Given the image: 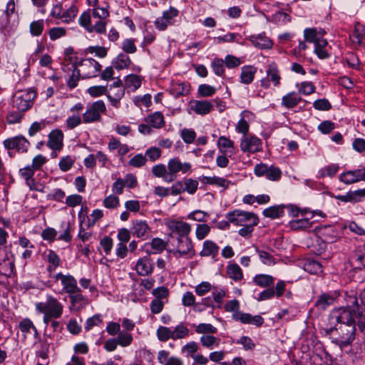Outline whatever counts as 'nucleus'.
Wrapping results in <instances>:
<instances>
[{
	"mask_svg": "<svg viewBox=\"0 0 365 365\" xmlns=\"http://www.w3.org/2000/svg\"><path fill=\"white\" fill-rule=\"evenodd\" d=\"M314 231L321 239L324 240L327 244L336 242L339 237V231L334 225H325L317 226Z\"/></svg>",
	"mask_w": 365,
	"mask_h": 365,
	"instance_id": "f8f14e48",
	"label": "nucleus"
},
{
	"mask_svg": "<svg viewBox=\"0 0 365 365\" xmlns=\"http://www.w3.org/2000/svg\"><path fill=\"white\" fill-rule=\"evenodd\" d=\"M152 173L155 177L162 178L165 182H170L174 178H170L169 173L164 164H158L152 168Z\"/></svg>",
	"mask_w": 365,
	"mask_h": 365,
	"instance_id": "79ce46f5",
	"label": "nucleus"
},
{
	"mask_svg": "<svg viewBox=\"0 0 365 365\" xmlns=\"http://www.w3.org/2000/svg\"><path fill=\"white\" fill-rule=\"evenodd\" d=\"M219 246L212 240H205L203 242L202 250L200 252L201 257H215L218 255Z\"/></svg>",
	"mask_w": 365,
	"mask_h": 365,
	"instance_id": "f704fd0d",
	"label": "nucleus"
},
{
	"mask_svg": "<svg viewBox=\"0 0 365 365\" xmlns=\"http://www.w3.org/2000/svg\"><path fill=\"white\" fill-rule=\"evenodd\" d=\"M255 251L258 254L261 262L266 265L274 264V258L269 252L259 250L257 247H255Z\"/></svg>",
	"mask_w": 365,
	"mask_h": 365,
	"instance_id": "338daca9",
	"label": "nucleus"
},
{
	"mask_svg": "<svg viewBox=\"0 0 365 365\" xmlns=\"http://www.w3.org/2000/svg\"><path fill=\"white\" fill-rule=\"evenodd\" d=\"M48 140L46 145L54 151H60L63 147V133L60 129H55L51 131L48 135Z\"/></svg>",
	"mask_w": 365,
	"mask_h": 365,
	"instance_id": "f3484780",
	"label": "nucleus"
},
{
	"mask_svg": "<svg viewBox=\"0 0 365 365\" xmlns=\"http://www.w3.org/2000/svg\"><path fill=\"white\" fill-rule=\"evenodd\" d=\"M83 208L79 211L78 217L80 221L79 224V232L78 234V237L81 239L83 242L88 240L92 237V233L89 232H86V227L83 226V223L86 220H87L86 227H88L91 226L90 219L86 215H83Z\"/></svg>",
	"mask_w": 365,
	"mask_h": 365,
	"instance_id": "5701e85b",
	"label": "nucleus"
},
{
	"mask_svg": "<svg viewBox=\"0 0 365 365\" xmlns=\"http://www.w3.org/2000/svg\"><path fill=\"white\" fill-rule=\"evenodd\" d=\"M37 96L34 88L31 87L26 91H21L14 98L13 108L25 113L31 109L34 105V101Z\"/></svg>",
	"mask_w": 365,
	"mask_h": 365,
	"instance_id": "39448f33",
	"label": "nucleus"
},
{
	"mask_svg": "<svg viewBox=\"0 0 365 365\" xmlns=\"http://www.w3.org/2000/svg\"><path fill=\"white\" fill-rule=\"evenodd\" d=\"M108 48L101 46H88L85 50V53H95L98 58H105L108 54Z\"/></svg>",
	"mask_w": 365,
	"mask_h": 365,
	"instance_id": "052dcab7",
	"label": "nucleus"
},
{
	"mask_svg": "<svg viewBox=\"0 0 365 365\" xmlns=\"http://www.w3.org/2000/svg\"><path fill=\"white\" fill-rule=\"evenodd\" d=\"M168 170L170 178H177V173L182 172L185 174L192 171V165L190 163H182L179 158H171L168 163Z\"/></svg>",
	"mask_w": 365,
	"mask_h": 365,
	"instance_id": "ddd939ff",
	"label": "nucleus"
},
{
	"mask_svg": "<svg viewBox=\"0 0 365 365\" xmlns=\"http://www.w3.org/2000/svg\"><path fill=\"white\" fill-rule=\"evenodd\" d=\"M241 39L242 36L237 33H227V34L217 37V41L219 43L230 42L240 43Z\"/></svg>",
	"mask_w": 365,
	"mask_h": 365,
	"instance_id": "13d9d810",
	"label": "nucleus"
},
{
	"mask_svg": "<svg viewBox=\"0 0 365 365\" xmlns=\"http://www.w3.org/2000/svg\"><path fill=\"white\" fill-rule=\"evenodd\" d=\"M327 243L321 239L318 235L312 241L311 245L308 247L312 253L316 255H321L324 253L327 250Z\"/></svg>",
	"mask_w": 365,
	"mask_h": 365,
	"instance_id": "4c0bfd02",
	"label": "nucleus"
},
{
	"mask_svg": "<svg viewBox=\"0 0 365 365\" xmlns=\"http://www.w3.org/2000/svg\"><path fill=\"white\" fill-rule=\"evenodd\" d=\"M34 326L33 322L28 317L24 318L19 322L18 327L22 333L24 339L27 338V334L31 332Z\"/></svg>",
	"mask_w": 365,
	"mask_h": 365,
	"instance_id": "8fccbe9b",
	"label": "nucleus"
},
{
	"mask_svg": "<svg viewBox=\"0 0 365 365\" xmlns=\"http://www.w3.org/2000/svg\"><path fill=\"white\" fill-rule=\"evenodd\" d=\"M328 46V41L325 38H321L314 43V53L317 56L322 60L329 58L331 53L327 48Z\"/></svg>",
	"mask_w": 365,
	"mask_h": 365,
	"instance_id": "c85d7f7f",
	"label": "nucleus"
},
{
	"mask_svg": "<svg viewBox=\"0 0 365 365\" xmlns=\"http://www.w3.org/2000/svg\"><path fill=\"white\" fill-rule=\"evenodd\" d=\"M142 79L136 74H129L125 78V87L130 88L133 91H136L141 86Z\"/></svg>",
	"mask_w": 365,
	"mask_h": 365,
	"instance_id": "a18cd8bd",
	"label": "nucleus"
},
{
	"mask_svg": "<svg viewBox=\"0 0 365 365\" xmlns=\"http://www.w3.org/2000/svg\"><path fill=\"white\" fill-rule=\"evenodd\" d=\"M44 29V21L43 19L34 21L30 24V33L33 36H39Z\"/></svg>",
	"mask_w": 365,
	"mask_h": 365,
	"instance_id": "e2e57ef3",
	"label": "nucleus"
},
{
	"mask_svg": "<svg viewBox=\"0 0 365 365\" xmlns=\"http://www.w3.org/2000/svg\"><path fill=\"white\" fill-rule=\"evenodd\" d=\"M262 140L255 135L243 136L240 142V149L243 153H255L261 151Z\"/></svg>",
	"mask_w": 365,
	"mask_h": 365,
	"instance_id": "4468645a",
	"label": "nucleus"
},
{
	"mask_svg": "<svg viewBox=\"0 0 365 365\" xmlns=\"http://www.w3.org/2000/svg\"><path fill=\"white\" fill-rule=\"evenodd\" d=\"M172 332L173 333V340H176L187 336L189 334V329L182 322H181L178 324L173 330H172Z\"/></svg>",
	"mask_w": 365,
	"mask_h": 365,
	"instance_id": "6e6d98bb",
	"label": "nucleus"
},
{
	"mask_svg": "<svg viewBox=\"0 0 365 365\" xmlns=\"http://www.w3.org/2000/svg\"><path fill=\"white\" fill-rule=\"evenodd\" d=\"M39 343L40 349L35 351V356L43 360L47 359L48 358L51 344L46 338L39 339Z\"/></svg>",
	"mask_w": 365,
	"mask_h": 365,
	"instance_id": "de8ad7c7",
	"label": "nucleus"
},
{
	"mask_svg": "<svg viewBox=\"0 0 365 365\" xmlns=\"http://www.w3.org/2000/svg\"><path fill=\"white\" fill-rule=\"evenodd\" d=\"M169 227L173 232L178 234L177 238L189 237L188 235L191 232L190 225L183 221H172Z\"/></svg>",
	"mask_w": 365,
	"mask_h": 365,
	"instance_id": "aec40b11",
	"label": "nucleus"
},
{
	"mask_svg": "<svg viewBox=\"0 0 365 365\" xmlns=\"http://www.w3.org/2000/svg\"><path fill=\"white\" fill-rule=\"evenodd\" d=\"M284 209L285 205L284 204L273 205L264 209L262 214L265 217L277 219L284 215Z\"/></svg>",
	"mask_w": 365,
	"mask_h": 365,
	"instance_id": "473e14b6",
	"label": "nucleus"
},
{
	"mask_svg": "<svg viewBox=\"0 0 365 365\" xmlns=\"http://www.w3.org/2000/svg\"><path fill=\"white\" fill-rule=\"evenodd\" d=\"M339 292L334 291L328 293H322L320 294L315 302V306L323 310L326 309L328 307L333 304L337 297H339Z\"/></svg>",
	"mask_w": 365,
	"mask_h": 365,
	"instance_id": "412c9836",
	"label": "nucleus"
},
{
	"mask_svg": "<svg viewBox=\"0 0 365 365\" xmlns=\"http://www.w3.org/2000/svg\"><path fill=\"white\" fill-rule=\"evenodd\" d=\"M154 264L153 260L147 257L140 258L136 263L135 269L141 276H148L153 272Z\"/></svg>",
	"mask_w": 365,
	"mask_h": 365,
	"instance_id": "4be33fe9",
	"label": "nucleus"
},
{
	"mask_svg": "<svg viewBox=\"0 0 365 365\" xmlns=\"http://www.w3.org/2000/svg\"><path fill=\"white\" fill-rule=\"evenodd\" d=\"M182 181L185 192L190 195L195 194L198 188V181L192 178H184Z\"/></svg>",
	"mask_w": 365,
	"mask_h": 365,
	"instance_id": "774afa93",
	"label": "nucleus"
},
{
	"mask_svg": "<svg viewBox=\"0 0 365 365\" xmlns=\"http://www.w3.org/2000/svg\"><path fill=\"white\" fill-rule=\"evenodd\" d=\"M15 272L14 255L6 247H0V276L11 278Z\"/></svg>",
	"mask_w": 365,
	"mask_h": 365,
	"instance_id": "423d86ee",
	"label": "nucleus"
},
{
	"mask_svg": "<svg viewBox=\"0 0 365 365\" xmlns=\"http://www.w3.org/2000/svg\"><path fill=\"white\" fill-rule=\"evenodd\" d=\"M36 309L38 312L54 319L60 318L63 312V304L52 295L47 296L46 302L36 303Z\"/></svg>",
	"mask_w": 365,
	"mask_h": 365,
	"instance_id": "20e7f679",
	"label": "nucleus"
},
{
	"mask_svg": "<svg viewBox=\"0 0 365 365\" xmlns=\"http://www.w3.org/2000/svg\"><path fill=\"white\" fill-rule=\"evenodd\" d=\"M193 105L191 106V109L199 115H207L213 109V104L209 101H193Z\"/></svg>",
	"mask_w": 365,
	"mask_h": 365,
	"instance_id": "bb28decb",
	"label": "nucleus"
},
{
	"mask_svg": "<svg viewBox=\"0 0 365 365\" xmlns=\"http://www.w3.org/2000/svg\"><path fill=\"white\" fill-rule=\"evenodd\" d=\"M257 68L252 65H245L241 68L240 83L246 85L252 83L257 73Z\"/></svg>",
	"mask_w": 365,
	"mask_h": 365,
	"instance_id": "b1692460",
	"label": "nucleus"
},
{
	"mask_svg": "<svg viewBox=\"0 0 365 365\" xmlns=\"http://www.w3.org/2000/svg\"><path fill=\"white\" fill-rule=\"evenodd\" d=\"M195 332L202 335L214 334L217 332V329L211 324L200 323L195 327Z\"/></svg>",
	"mask_w": 365,
	"mask_h": 365,
	"instance_id": "5fc2aeb1",
	"label": "nucleus"
},
{
	"mask_svg": "<svg viewBox=\"0 0 365 365\" xmlns=\"http://www.w3.org/2000/svg\"><path fill=\"white\" fill-rule=\"evenodd\" d=\"M53 279L51 284L48 288L56 294L68 295L81 292V288L78 287L76 278L68 273L66 274L61 272L56 273Z\"/></svg>",
	"mask_w": 365,
	"mask_h": 365,
	"instance_id": "f03ea898",
	"label": "nucleus"
},
{
	"mask_svg": "<svg viewBox=\"0 0 365 365\" xmlns=\"http://www.w3.org/2000/svg\"><path fill=\"white\" fill-rule=\"evenodd\" d=\"M71 305L76 310H81L88 304V299L81 292H74L68 295Z\"/></svg>",
	"mask_w": 365,
	"mask_h": 365,
	"instance_id": "c9c22d12",
	"label": "nucleus"
},
{
	"mask_svg": "<svg viewBox=\"0 0 365 365\" xmlns=\"http://www.w3.org/2000/svg\"><path fill=\"white\" fill-rule=\"evenodd\" d=\"M76 158L71 155L62 157L58 163V166L62 172H67L73 166Z\"/></svg>",
	"mask_w": 365,
	"mask_h": 365,
	"instance_id": "680f3d73",
	"label": "nucleus"
},
{
	"mask_svg": "<svg viewBox=\"0 0 365 365\" xmlns=\"http://www.w3.org/2000/svg\"><path fill=\"white\" fill-rule=\"evenodd\" d=\"M78 12V9L75 4H72L68 9L63 12L61 20L62 22L69 24L73 21Z\"/></svg>",
	"mask_w": 365,
	"mask_h": 365,
	"instance_id": "09e8293b",
	"label": "nucleus"
},
{
	"mask_svg": "<svg viewBox=\"0 0 365 365\" xmlns=\"http://www.w3.org/2000/svg\"><path fill=\"white\" fill-rule=\"evenodd\" d=\"M217 146L220 152L225 154L228 152L227 149L234 150V142L225 136H220L217 140Z\"/></svg>",
	"mask_w": 365,
	"mask_h": 365,
	"instance_id": "4d7b16f0",
	"label": "nucleus"
},
{
	"mask_svg": "<svg viewBox=\"0 0 365 365\" xmlns=\"http://www.w3.org/2000/svg\"><path fill=\"white\" fill-rule=\"evenodd\" d=\"M6 150H14L18 153H26L31 145L30 142L22 135L5 139L3 142Z\"/></svg>",
	"mask_w": 365,
	"mask_h": 365,
	"instance_id": "9d476101",
	"label": "nucleus"
},
{
	"mask_svg": "<svg viewBox=\"0 0 365 365\" xmlns=\"http://www.w3.org/2000/svg\"><path fill=\"white\" fill-rule=\"evenodd\" d=\"M135 38H125L122 42L121 48L123 50V53L125 54H133L137 51V47L135 46Z\"/></svg>",
	"mask_w": 365,
	"mask_h": 365,
	"instance_id": "864d4df0",
	"label": "nucleus"
},
{
	"mask_svg": "<svg viewBox=\"0 0 365 365\" xmlns=\"http://www.w3.org/2000/svg\"><path fill=\"white\" fill-rule=\"evenodd\" d=\"M225 217L232 224L237 226L248 225L253 222L255 218H258L254 212H246L239 209L227 212Z\"/></svg>",
	"mask_w": 365,
	"mask_h": 365,
	"instance_id": "1a4fd4ad",
	"label": "nucleus"
},
{
	"mask_svg": "<svg viewBox=\"0 0 365 365\" xmlns=\"http://www.w3.org/2000/svg\"><path fill=\"white\" fill-rule=\"evenodd\" d=\"M302 100V98L297 93L292 91L282 97L281 105L287 109H292L295 108Z\"/></svg>",
	"mask_w": 365,
	"mask_h": 365,
	"instance_id": "7c9ffc66",
	"label": "nucleus"
},
{
	"mask_svg": "<svg viewBox=\"0 0 365 365\" xmlns=\"http://www.w3.org/2000/svg\"><path fill=\"white\" fill-rule=\"evenodd\" d=\"M120 346L125 347L131 344L133 341V336L130 333L125 331H121L116 337Z\"/></svg>",
	"mask_w": 365,
	"mask_h": 365,
	"instance_id": "0e129e2a",
	"label": "nucleus"
},
{
	"mask_svg": "<svg viewBox=\"0 0 365 365\" xmlns=\"http://www.w3.org/2000/svg\"><path fill=\"white\" fill-rule=\"evenodd\" d=\"M275 278L269 274H258L253 279V283L262 288L274 287Z\"/></svg>",
	"mask_w": 365,
	"mask_h": 365,
	"instance_id": "c756f323",
	"label": "nucleus"
},
{
	"mask_svg": "<svg viewBox=\"0 0 365 365\" xmlns=\"http://www.w3.org/2000/svg\"><path fill=\"white\" fill-rule=\"evenodd\" d=\"M185 83L175 84L172 88L171 93L178 98L180 96H186L189 93V89Z\"/></svg>",
	"mask_w": 365,
	"mask_h": 365,
	"instance_id": "69168bd1",
	"label": "nucleus"
},
{
	"mask_svg": "<svg viewBox=\"0 0 365 365\" xmlns=\"http://www.w3.org/2000/svg\"><path fill=\"white\" fill-rule=\"evenodd\" d=\"M131 63L130 58L124 53H120L111 61L113 67L118 71L128 68Z\"/></svg>",
	"mask_w": 365,
	"mask_h": 365,
	"instance_id": "72a5a7b5",
	"label": "nucleus"
},
{
	"mask_svg": "<svg viewBox=\"0 0 365 365\" xmlns=\"http://www.w3.org/2000/svg\"><path fill=\"white\" fill-rule=\"evenodd\" d=\"M335 198L343 202H359L365 198V188L354 191L349 190L346 195H338L335 196Z\"/></svg>",
	"mask_w": 365,
	"mask_h": 365,
	"instance_id": "a211bd4d",
	"label": "nucleus"
},
{
	"mask_svg": "<svg viewBox=\"0 0 365 365\" xmlns=\"http://www.w3.org/2000/svg\"><path fill=\"white\" fill-rule=\"evenodd\" d=\"M314 221H311L310 218L306 217L302 219L293 220L289 221V227L292 230H307L311 228Z\"/></svg>",
	"mask_w": 365,
	"mask_h": 365,
	"instance_id": "2f4dec72",
	"label": "nucleus"
},
{
	"mask_svg": "<svg viewBox=\"0 0 365 365\" xmlns=\"http://www.w3.org/2000/svg\"><path fill=\"white\" fill-rule=\"evenodd\" d=\"M78 66H81L78 64V59L76 58L75 62L73 63L72 73L67 80V86L70 90L75 88L78 86L80 78V70L78 69Z\"/></svg>",
	"mask_w": 365,
	"mask_h": 365,
	"instance_id": "c03bdc74",
	"label": "nucleus"
},
{
	"mask_svg": "<svg viewBox=\"0 0 365 365\" xmlns=\"http://www.w3.org/2000/svg\"><path fill=\"white\" fill-rule=\"evenodd\" d=\"M266 77L260 80V85L264 89H268L271 84L279 87L281 84V72L275 62L269 63L266 67Z\"/></svg>",
	"mask_w": 365,
	"mask_h": 365,
	"instance_id": "0eeeda50",
	"label": "nucleus"
},
{
	"mask_svg": "<svg viewBox=\"0 0 365 365\" xmlns=\"http://www.w3.org/2000/svg\"><path fill=\"white\" fill-rule=\"evenodd\" d=\"M106 111L105 103L102 100H98L87 107L86 112L83 114V121L85 123L100 121L101 113H104Z\"/></svg>",
	"mask_w": 365,
	"mask_h": 365,
	"instance_id": "6e6552de",
	"label": "nucleus"
},
{
	"mask_svg": "<svg viewBox=\"0 0 365 365\" xmlns=\"http://www.w3.org/2000/svg\"><path fill=\"white\" fill-rule=\"evenodd\" d=\"M199 180L204 185H216L217 187H224L225 189L228 188L230 181L225 178L213 176H205L202 175L198 178Z\"/></svg>",
	"mask_w": 365,
	"mask_h": 365,
	"instance_id": "a878e982",
	"label": "nucleus"
},
{
	"mask_svg": "<svg viewBox=\"0 0 365 365\" xmlns=\"http://www.w3.org/2000/svg\"><path fill=\"white\" fill-rule=\"evenodd\" d=\"M352 259L354 269L365 268V244L363 246H359L355 250Z\"/></svg>",
	"mask_w": 365,
	"mask_h": 365,
	"instance_id": "e433bc0d",
	"label": "nucleus"
},
{
	"mask_svg": "<svg viewBox=\"0 0 365 365\" xmlns=\"http://www.w3.org/2000/svg\"><path fill=\"white\" fill-rule=\"evenodd\" d=\"M226 269L228 277L234 281L238 282L243 278L242 270L237 263L229 264Z\"/></svg>",
	"mask_w": 365,
	"mask_h": 365,
	"instance_id": "37998d69",
	"label": "nucleus"
},
{
	"mask_svg": "<svg viewBox=\"0 0 365 365\" xmlns=\"http://www.w3.org/2000/svg\"><path fill=\"white\" fill-rule=\"evenodd\" d=\"M79 65L83 67V69L86 68H90V71L83 73V78H90L98 76L102 68L101 65L92 58L82 59Z\"/></svg>",
	"mask_w": 365,
	"mask_h": 365,
	"instance_id": "2eb2a0df",
	"label": "nucleus"
},
{
	"mask_svg": "<svg viewBox=\"0 0 365 365\" xmlns=\"http://www.w3.org/2000/svg\"><path fill=\"white\" fill-rule=\"evenodd\" d=\"M346 304L356 310V317L358 328L360 331H365V287L360 292L359 297L356 294H346Z\"/></svg>",
	"mask_w": 365,
	"mask_h": 365,
	"instance_id": "7ed1b4c3",
	"label": "nucleus"
},
{
	"mask_svg": "<svg viewBox=\"0 0 365 365\" xmlns=\"http://www.w3.org/2000/svg\"><path fill=\"white\" fill-rule=\"evenodd\" d=\"M150 231V227L145 220H133L131 234L133 236L145 239Z\"/></svg>",
	"mask_w": 365,
	"mask_h": 365,
	"instance_id": "6ab92c4d",
	"label": "nucleus"
},
{
	"mask_svg": "<svg viewBox=\"0 0 365 365\" xmlns=\"http://www.w3.org/2000/svg\"><path fill=\"white\" fill-rule=\"evenodd\" d=\"M24 117V113L16 109V110L8 112L6 120L8 124L11 125L21 123Z\"/></svg>",
	"mask_w": 365,
	"mask_h": 365,
	"instance_id": "bf43d9fd",
	"label": "nucleus"
},
{
	"mask_svg": "<svg viewBox=\"0 0 365 365\" xmlns=\"http://www.w3.org/2000/svg\"><path fill=\"white\" fill-rule=\"evenodd\" d=\"M232 318L236 322H240L244 324H254L257 327H260L264 322V319L260 315L252 316L249 313H236L232 314Z\"/></svg>",
	"mask_w": 365,
	"mask_h": 365,
	"instance_id": "dca6fc26",
	"label": "nucleus"
},
{
	"mask_svg": "<svg viewBox=\"0 0 365 365\" xmlns=\"http://www.w3.org/2000/svg\"><path fill=\"white\" fill-rule=\"evenodd\" d=\"M145 121L152 128L160 129L165 126L164 115L160 111H155L148 115Z\"/></svg>",
	"mask_w": 365,
	"mask_h": 365,
	"instance_id": "cd10ccee",
	"label": "nucleus"
},
{
	"mask_svg": "<svg viewBox=\"0 0 365 365\" xmlns=\"http://www.w3.org/2000/svg\"><path fill=\"white\" fill-rule=\"evenodd\" d=\"M211 68L215 74L220 77H225V62L222 58H215L211 62Z\"/></svg>",
	"mask_w": 365,
	"mask_h": 365,
	"instance_id": "3c124183",
	"label": "nucleus"
},
{
	"mask_svg": "<svg viewBox=\"0 0 365 365\" xmlns=\"http://www.w3.org/2000/svg\"><path fill=\"white\" fill-rule=\"evenodd\" d=\"M173 334L170 328L164 326H160L156 331L158 340L163 342L167 341L170 339H173Z\"/></svg>",
	"mask_w": 365,
	"mask_h": 365,
	"instance_id": "603ef678",
	"label": "nucleus"
},
{
	"mask_svg": "<svg viewBox=\"0 0 365 365\" xmlns=\"http://www.w3.org/2000/svg\"><path fill=\"white\" fill-rule=\"evenodd\" d=\"M177 242L176 249L170 251L175 256L182 257L188 255V257L191 258L195 255L193 245L190 237L177 238Z\"/></svg>",
	"mask_w": 365,
	"mask_h": 365,
	"instance_id": "9b49d317",
	"label": "nucleus"
},
{
	"mask_svg": "<svg viewBox=\"0 0 365 365\" xmlns=\"http://www.w3.org/2000/svg\"><path fill=\"white\" fill-rule=\"evenodd\" d=\"M303 268L304 271L311 274L319 275L323 272L322 264L313 259H307L304 263Z\"/></svg>",
	"mask_w": 365,
	"mask_h": 365,
	"instance_id": "58836bf2",
	"label": "nucleus"
},
{
	"mask_svg": "<svg viewBox=\"0 0 365 365\" xmlns=\"http://www.w3.org/2000/svg\"><path fill=\"white\" fill-rule=\"evenodd\" d=\"M200 341L203 347L212 350L219 346L220 339L212 334L202 335L200 338Z\"/></svg>",
	"mask_w": 365,
	"mask_h": 365,
	"instance_id": "a19ab883",
	"label": "nucleus"
},
{
	"mask_svg": "<svg viewBox=\"0 0 365 365\" xmlns=\"http://www.w3.org/2000/svg\"><path fill=\"white\" fill-rule=\"evenodd\" d=\"M35 171L30 165L20 168L19 170V175L25 180V183L28 187L33 185L36 181L34 178Z\"/></svg>",
	"mask_w": 365,
	"mask_h": 365,
	"instance_id": "ea45409f",
	"label": "nucleus"
},
{
	"mask_svg": "<svg viewBox=\"0 0 365 365\" xmlns=\"http://www.w3.org/2000/svg\"><path fill=\"white\" fill-rule=\"evenodd\" d=\"M355 314L356 310L348 304L334 308L330 313V323L333 325L324 331L341 348L350 345L356 338L358 322Z\"/></svg>",
	"mask_w": 365,
	"mask_h": 365,
	"instance_id": "f257e3e1",
	"label": "nucleus"
},
{
	"mask_svg": "<svg viewBox=\"0 0 365 365\" xmlns=\"http://www.w3.org/2000/svg\"><path fill=\"white\" fill-rule=\"evenodd\" d=\"M351 39L354 43L361 45L363 40L365 39V25L356 23L354 27V32L351 36Z\"/></svg>",
	"mask_w": 365,
	"mask_h": 365,
	"instance_id": "49530a36",
	"label": "nucleus"
},
{
	"mask_svg": "<svg viewBox=\"0 0 365 365\" xmlns=\"http://www.w3.org/2000/svg\"><path fill=\"white\" fill-rule=\"evenodd\" d=\"M249 39L253 46L260 49L270 48L273 44L272 40L264 33L259 34L257 36L252 35Z\"/></svg>",
	"mask_w": 365,
	"mask_h": 365,
	"instance_id": "393cba45",
	"label": "nucleus"
}]
</instances>
